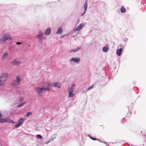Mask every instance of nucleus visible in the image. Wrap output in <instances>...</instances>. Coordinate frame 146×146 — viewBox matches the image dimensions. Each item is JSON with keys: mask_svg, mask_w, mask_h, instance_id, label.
Returning <instances> with one entry per match:
<instances>
[{"mask_svg": "<svg viewBox=\"0 0 146 146\" xmlns=\"http://www.w3.org/2000/svg\"><path fill=\"white\" fill-rule=\"evenodd\" d=\"M24 98L23 97H21L20 98V101L22 102L24 100Z\"/></svg>", "mask_w": 146, "mask_h": 146, "instance_id": "31", "label": "nucleus"}, {"mask_svg": "<svg viewBox=\"0 0 146 146\" xmlns=\"http://www.w3.org/2000/svg\"><path fill=\"white\" fill-rule=\"evenodd\" d=\"M12 64L13 65H19L21 63V62L18 61H17L16 59H15L11 62Z\"/></svg>", "mask_w": 146, "mask_h": 146, "instance_id": "9", "label": "nucleus"}, {"mask_svg": "<svg viewBox=\"0 0 146 146\" xmlns=\"http://www.w3.org/2000/svg\"><path fill=\"white\" fill-rule=\"evenodd\" d=\"M12 39L11 36L9 34L5 33V34L1 38H0V41L2 43H3L4 42L8 40H11Z\"/></svg>", "mask_w": 146, "mask_h": 146, "instance_id": "1", "label": "nucleus"}, {"mask_svg": "<svg viewBox=\"0 0 146 146\" xmlns=\"http://www.w3.org/2000/svg\"><path fill=\"white\" fill-rule=\"evenodd\" d=\"M84 11L81 14V16L84 15L86 13L87 8V1H86L84 6Z\"/></svg>", "mask_w": 146, "mask_h": 146, "instance_id": "8", "label": "nucleus"}, {"mask_svg": "<svg viewBox=\"0 0 146 146\" xmlns=\"http://www.w3.org/2000/svg\"><path fill=\"white\" fill-rule=\"evenodd\" d=\"M46 87H52L53 86V84H51L50 83H48L46 85Z\"/></svg>", "mask_w": 146, "mask_h": 146, "instance_id": "25", "label": "nucleus"}, {"mask_svg": "<svg viewBox=\"0 0 146 146\" xmlns=\"http://www.w3.org/2000/svg\"><path fill=\"white\" fill-rule=\"evenodd\" d=\"M123 50L122 48L117 49L116 51L117 55L119 56H120Z\"/></svg>", "mask_w": 146, "mask_h": 146, "instance_id": "11", "label": "nucleus"}, {"mask_svg": "<svg viewBox=\"0 0 146 146\" xmlns=\"http://www.w3.org/2000/svg\"><path fill=\"white\" fill-rule=\"evenodd\" d=\"M84 26V23H81L80 24L76 29H74V31H79Z\"/></svg>", "mask_w": 146, "mask_h": 146, "instance_id": "7", "label": "nucleus"}, {"mask_svg": "<svg viewBox=\"0 0 146 146\" xmlns=\"http://www.w3.org/2000/svg\"><path fill=\"white\" fill-rule=\"evenodd\" d=\"M36 92L40 96H41L43 93V90L42 87H37L35 88Z\"/></svg>", "mask_w": 146, "mask_h": 146, "instance_id": "3", "label": "nucleus"}, {"mask_svg": "<svg viewBox=\"0 0 146 146\" xmlns=\"http://www.w3.org/2000/svg\"><path fill=\"white\" fill-rule=\"evenodd\" d=\"M1 78H0V86H3L5 84V82L6 81V80H3V79H1Z\"/></svg>", "mask_w": 146, "mask_h": 146, "instance_id": "13", "label": "nucleus"}, {"mask_svg": "<svg viewBox=\"0 0 146 146\" xmlns=\"http://www.w3.org/2000/svg\"><path fill=\"white\" fill-rule=\"evenodd\" d=\"M49 142V141H48V142H47V143H48Z\"/></svg>", "mask_w": 146, "mask_h": 146, "instance_id": "35", "label": "nucleus"}, {"mask_svg": "<svg viewBox=\"0 0 146 146\" xmlns=\"http://www.w3.org/2000/svg\"><path fill=\"white\" fill-rule=\"evenodd\" d=\"M43 35V33L42 32H40L38 35H36V36L39 40V42L41 43V41L43 39H45L46 38V37H42V36Z\"/></svg>", "mask_w": 146, "mask_h": 146, "instance_id": "4", "label": "nucleus"}, {"mask_svg": "<svg viewBox=\"0 0 146 146\" xmlns=\"http://www.w3.org/2000/svg\"><path fill=\"white\" fill-rule=\"evenodd\" d=\"M8 54L7 53H4L2 57V59H5L8 56Z\"/></svg>", "mask_w": 146, "mask_h": 146, "instance_id": "17", "label": "nucleus"}, {"mask_svg": "<svg viewBox=\"0 0 146 146\" xmlns=\"http://www.w3.org/2000/svg\"><path fill=\"white\" fill-rule=\"evenodd\" d=\"M7 122L9 123H14V122L12 120L10 119L7 118Z\"/></svg>", "mask_w": 146, "mask_h": 146, "instance_id": "19", "label": "nucleus"}, {"mask_svg": "<svg viewBox=\"0 0 146 146\" xmlns=\"http://www.w3.org/2000/svg\"><path fill=\"white\" fill-rule=\"evenodd\" d=\"M53 86L56 87L60 88L61 87V85L59 83L56 82L53 84Z\"/></svg>", "mask_w": 146, "mask_h": 146, "instance_id": "14", "label": "nucleus"}, {"mask_svg": "<svg viewBox=\"0 0 146 146\" xmlns=\"http://www.w3.org/2000/svg\"><path fill=\"white\" fill-rule=\"evenodd\" d=\"M32 114V113L31 112H28L27 113V116L28 117L30 115H31V114Z\"/></svg>", "mask_w": 146, "mask_h": 146, "instance_id": "30", "label": "nucleus"}, {"mask_svg": "<svg viewBox=\"0 0 146 146\" xmlns=\"http://www.w3.org/2000/svg\"><path fill=\"white\" fill-rule=\"evenodd\" d=\"M94 86V85H92V86L89 87L87 89L88 90H90L93 88V87Z\"/></svg>", "mask_w": 146, "mask_h": 146, "instance_id": "28", "label": "nucleus"}, {"mask_svg": "<svg viewBox=\"0 0 146 146\" xmlns=\"http://www.w3.org/2000/svg\"><path fill=\"white\" fill-rule=\"evenodd\" d=\"M71 61H73L75 62L76 63H78L80 61V59L78 58H72L70 59Z\"/></svg>", "mask_w": 146, "mask_h": 146, "instance_id": "12", "label": "nucleus"}, {"mask_svg": "<svg viewBox=\"0 0 146 146\" xmlns=\"http://www.w3.org/2000/svg\"><path fill=\"white\" fill-rule=\"evenodd\" d=\"M21 80V77L19 76H17L16 79L13 81L12 84L13 86L19 85L20 84Z\"/></svg>", "mask_w": 146, "mask_h": 146, "instance_id": "2", "label": "nucleus"}, {"mask_svg": "<svg viewBox=\"0 0 146 146\" xmlns=\"http://www.w3.org/2000/svg\"><path fill=\"white\" fill-rule=\"evenodd\" d=\"M51 32V29L50 28H48L45 31L44 34L46 35H49Z\"/></svg>", "mask_w": 146, "mask_h": 146, "instance_id": "10", "label": "nucleus"}, {"mask_svg": "<svg viewBox=\"0 0 146 146\" xmlns=\"http://www.w3.org/2000/svg\"><path fill=\"white\" fill-rule=\"evenodd\" d=\"M43 90L44 91H49L50 90V88H47L42 87Z\"/></svg>", "mask_w": 146, "mask_h": 146, "instance_id": "24", "label": "nucleus"}, {"mask_svg": "<svg viewBox=\"0 0 146 146\" xmlns=\"http://www.w3.org/2000/svg\"><path fill=\"white\" fill-rule=\"evenodd\" d=\"M7 119H0V122L3 123L7 121Z\"/></svg>", "mask_w": 146, "mask_h": 146, "instance_id": "22", "label": "nucleus"}, {"mask_svg": "<svg viewBox=\"0 0 146 146\" xmlns=\"http://www.w3.org/2000/svg\"><path fill=\"white\" fill-rule=\"evenodd\" d=\"M17 44V45H19V44H21V42H17L16 43Z\"/></svg>", "mask_w": 146, "mask_h": 146, "instance_id": "32", "label": "nucleus"}, {"mask_svg": "<svg viewBox=\"0 0 146 146\" xmlns=\"http://www.w3.org/2000/svg\"><path fill=\"white\" fill-rule=\"evenodd\" d=\"M9 76V74L7 73H3L2 74L0 78H1L2 79L3 78H4V79H6L7 80V78H8Z\"/></svg>", "mask_w": 146, "mask_h": 146, "instance_id": "6", "label": "nucleus"}, {"mask_svg": "<svg viewBox=\"0 0 146 146\" xmlns=\"http://www.w3.org/2000/svg\"><path fill=\"white\" fill-rule=\"evenodd\" d=\"M26 103V102H24L23 103H21L19 104V105H18L17 106L18 108H19L20 107H21L24 104Z\"/></svg>", "mask_w": 146, "mask_h": 146, "instance_id": "23", "label": "nucleus"}, {"mask_svg": "<svg viewBox=\"0 0 146 146\" xmlns=\"http://www.w3.org/2000/svg\"><path fill=\"white\" fill-rule=\"evenodd\" d=\"M2 115L1 113L0 112V118L2 117Z\"/></svg>", "mask_w": 146, "mask_h": 146, "instance_id": "33", "label": "nucleus"}, {"mask_svg": "<svg viewBox=\"0 0 146 146\" xmlns=\"http://www.w3.org/2000/svg\"><path fill=\"white\" fill-rule=\"evenodd\" d=\"M90 137L91 139H92L93 140H97L98 141H99L100 142H101V141L99 139H97L95 138H92L91 137Z\"/></svg>", "mask_w": 146, "mask_h": 146, "instance_id": "26", "label": "nucleus"}, {"mask_svg": "<svg viewBox=\"0 0 146 146\" xmlns=\"http://www.w3.org/2000/svg\"><path fill=\"white\" fill-rule=\"evenodd\" d=\"M55 138V137H54V138H52L51 141H53Z\"/></svg>", "mask_w": 146, "mask_h": 146, "instance_id": "34", "label": "nucleus"}, {"mask_svg": "<svg viewBox=\"0 0 146 146\" xmlns=\"http://www.w3.org/2000/svg\"><path fill=\"white\" fill-rule=\"evenodd\" d=\"M75 86V84H73L72 85L70 89L69 90V92L70 91L71 92H73Z\"/></svg>", "mask_w": 146, "mask_h": 146, "instance_id": "15", "label": "nucleus"}, {"mask_svg": "<svg viewBox=\"0 0 146 146\" xmlns=\"http://www.w3.org/2000/svg\"><path fill=\"white\" fill-rule=\"evenodd\" d=\"M109 50V48L108 47H106L104 46L102 48V51L105 52H107Z\"/></svg>", "mask_w": 146, "mask_h": 146, "instance_id": "16", "label": "nucleus"}, {"mask_svg": "<svg viewBox=\"0 0 146 146\" xmlns=\"http://www.w3.org/2000/svg\"><path fill=\"white\" fill-rule=\"evenodd\" d=\"M73 92L70 91L68 92L69 97H73L74 96V95L73 94Z\"/></svg>", "mask_w": 146, "mask_h": 146, "instance_id": "20", "label": "nucleus"}, {"mask_svg": "<svg viewBox=\"0 0 146 146\" xmlns=\"http://www.w3.org/2000/svg\"><path fill=\"white\" fill-rule=\"evenodd\" d=\"M62 32V28H59L58 29V30L56 33L58 34H60V33H61Z\"/></svg>", "mask_w": 146, "mask_h": 146, "instance_id": "21", "label": "nucleus"}, {"mask_svg": "<svg viewBox=\"0 0 146 146\" xmlns=\"http://www.w3.org/2000/svg\"><path fill=\"white\" fill-rule=\"evenodd\" d=\"M37 137H38L39 139H42V136L40 135H37Z\"/></svg>", "mask_w": 146, "mask_h": 146, "instance_id": "29", "label": "nucleus"}, {"mask_svg": "<svg viewBox=\"0 0 146 146\" xmlns=\"http://www.w3.org/2000/svg\"><path fill=\"white\" fill-rule=\"evenodd\" d=\"M126 10L125 8L122 6L120 9L121 12L122 13H124L125 12Z\"/></svg>", "mask_w": 146, "mask_h": 146, "instance_id": "18", "label": "nucleus"}, {"mask_svg": "<svg viewBox=\"0 0 146 146\" xmlns=\"http://www.w3.org/2000/svg\"><path fill=\"white\" fill-rule=\"evenodd\" d=\"M24 119L23 118H21L19 119L18 121V123H16L15 125V127H17L21 125H22L23 123Z\"/></svg>", "mask_w": 146, "mask_h": 146, "instance_id": "5", "label": "nucleus"}, {"mask_svg": "<svg viewBox=\"0 0 146 146\" xmlns=\"http://www.w3.org/2000/svg\"><path fill=\"white\" fill-rule=\"evenodd\" d=\"M80 48H77L75 50H71L70 51V52H75L76 51H78V50H79V49H80Z\"/></svg>", "mask_w": 146, "mask_h": 146, "instance_id": "27", "label": "nucleus"}]
</instances>
